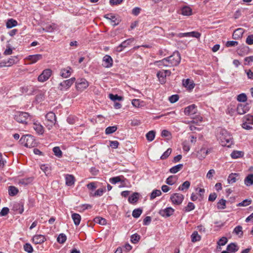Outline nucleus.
<instances>
[{
	"instance_id": "obj_1",
	"label": "nucleus",
	"mask_w": 253,
	"mask_h": 253,
	"mask_svg": "<svg viewBox=\"0 0 253 253\" xmlns=\"http://www.w3.org/2000/svg\"><path fill=\"white\" fill-rule=\"evenodd\" d=\"M217 138L223 146L230 147L233 144V138L231 135L225 129H220L217 135Z\"/></svg>"
},
{
	"instance_id": "obj_2",
	"label": "nucleus",
	"mask_w": 253,
	"mask_h": 253,
	"mask_svg": "<svg viewBox=\"0 0 253 253\" xmlns=\"http://www.w3.org/2000/svg\"><path fill=\"white\" fill-rule=\"evenodd\" d=\"M180 60L181 57L179 52L175 51L171 55L164 58L163 62L164 63H168V66L171 67L177 66L179 64Z\"/></svg>"
},
{
	"instance_id": "obj_3",
	"label": "nucleus",
	"mask_w": 253,
	"mask_h": 253,
	"mask_svg": "<svg viewBox=\"0 0 253 253\" xmlns=\"http://www.w3.org/2000/svg\"><path fill=\"white\" fill-rule=\"evenodd\" d=\"M14 119L19 123L27 124L28 120L31 119V116L27 112H18L14 115Z\"/></svg>"
},
{
	"instance_id": "obj_4",
	"label": "nucleus",
	"mask_w": 253,
	"mask_h": 253,
	"mask_svg": "<svg viewBox=\"0 0 253 253\" xmlns=\"http://www.w3.org/2000/svg\"><path fill=\"white\" fill-rule=\"evenodd\" d=\"M20 141L25 147L30 148L34 147L36 144L34 136L30 134L23 136L20 138Z\"/></svg>"
},
{
	"instance_id": "obj_5",
	"label": "nucleus",
	"mask_w": 253,
	"mask_h": 253,
	"mask_svg": "<svg viewBox=\"0 0 253 253\" xmlns=\"http://www.w3.org/2000/svg\"><path fill=\"white\" fill-rule=\"evenodd\" d=\"M75 81L76 78L75 77L64 80L58 84L57 88L60 91L67 90L72 86Z\"/></svg>"
},
{
	"instance_id": "obj_6",
	"label": "nucleus",
	"mask_w": 253,
	"mask_h": 253,
	"mask_svg": "<svg viewBox=\"0 0 253 253\" xmlns=\"http://www.w3.org/2000/svg\"><path fill=\"white\" fill-rule=\"evenodd\" d=\"M45 118V125L48 129L50 130L56 123V120L55 115L52 112H48L46 115Z\"/></svg>"
},
{
	"instance_id": "obj_7",
	"label": "nucleus",
	"mask_w": 253,
	"mask_h": 253,
	"mask_svg": "<svg viewBox=\"0 0 253 253\" xmlns=\"http://www.w3.org/2000/svg\"><path fill=\"white\" fill-rule=\"evenodd\" d=\"M89 85L88 82L84 78L78 79L76 82V88L77 90L82 91Z\"/></svg>"
},
{
	"instance_id": "obj_8",
	"label": "nucleus",
	"mask_w": 253,
	"mask_h": 253,
	"mask_svg": "<svg viewBox=\"0 0 253 253\" xmlns=\"http://www.w3.org/2000/svg\"><path fill=\"white\" fill-rule=\"evenodd\" d=\"M52 71L50 69H46L39 76L38 80L39 82L43 83L49 79L52 75Z\"/></svg>"
},
{
	"instance_id": "obj_9",
	"label": "nucleus",
	"mask_w": 253,
	"mask_h": 253,
	"mask_svg": "<svg viewBox=\"0 0 253 253\" xmlns=\"http://www.w3.org/2000/svg\"><path fill=\"white\" fill-rule=\"evenodd\" d=\"M170 199L173 204L179 205L182 203L184 196L181 194L176 193L172 194Z\"/></svg>"
},
{
	"instance_id": "obj_10",
	"label": "nucleus",
	"mask_w": 253,
	"mask_h": 253,
	"mask_svg": "<svg viewBox=\"0 0 253 253\" xmlns=\"http://www.w3.org/2000/svg\"><path fill=\"white\" fill-rule=\"evenodd\" d=\"M197 113V108L196 105L192 104L186 107L184 109V114L186 115L191 116Z\"/></svg>"
},
{
	"instance_id": "obj_11",
	"label": "nucleus",
	"mask_w": 253,
	"mask_h": 253,
	"mask_svg": "<svg viewBox=\"0 0 253 253\" xmlns=\"http://www.w3.org/2000/svg\"><path fill=\"white\" fill-rule=\"evenodd\" d=\"M73 70L72 68L69 66L66 68H62L60 70V75L63 78H67L69 77L72 73Z\"/></svg>"
},
{
	"instance_id": "obj_12",
	"label": "nucleus",
	"mask_w": 253,
	"mask_h": 253,
	"mask_svg": "<svg viewBox=\"0 0 253 253\" xmlns=\"http://www.w3.org/2000/svg\"><path fill=\"white\" fill-rule=\"evenodd\" d=\"M174 210L171 207L167 208L164 210H161L159 211V214L163 216L168 217L172 215Z\"/></svg>"
},
{
	"instance_id": "obj_13",
	"label": "nucleus",
	"mask_w": 253,
	"mask_h": 253,
	"mask_svg": "<svg viewBox=\"0 0 253 253\" xmlns=\"http://www.w3.org/2000/svg\"><path fill=\"white\" fill-rule=\"evenodd\" d=\"M250 109L248 104H240L237 107V112L240 115H243L247 112Z\"/></svg>"
},
{
	"instance_id": "obj_14",
	"label": "nucleus",
	"mask_w": 253,
	"mask_h": 253,
	"mask_svg": "<svg viewBox=\"0 0 253 253\" xmlns=\"http://www.w3.org/2000/svg\"><path fill=\"white\" fill-rule=\"evenodd\" d=\"M201 36V34L198 32L193 31L191 32H187L184 33H179L177 35V37L179 38H182L185 37H192L196 38H199Z\"/></svg>"
},
{
	"instance_id": "obj_15",
	"label": "nucleus",
	"mask_w": 253,
	"mask_h": 253,
	"mask_svg": "<svg viewBox=\"0 0 253 253\" xmlns=\"http://www.w3.org/2000/svg\"><path fill=\"white\" fill-rule=\"evenodd\" d=\"M18 61V59L17 56H11L7 61H3L2 63H0L1 66H10L16 63Z\"/></svg>"
},
{
	"instance_id": "obj_16",
	"label": "nucleus",
	"mask_w": 253,
	"mask_h": 253,
	"mask_svg": "<svg viewBox=\"0 0 253 253\" xmlns=\"http://www.w3.org/2000/svg\"><path fill=\"white\" fill-rule=\"evenodd\" d=\"M104 17L110 20V22L113 26L118 25L120 22V20L119 18H116V17L112 14H106L105 15Z\"/></svg>"
},
{
	"instance_id": "obj_17",
	"label": "nucleus",
	"mask_w": 253,
	"mask_h": 253,
	"mask_svg": "<svg viewBox=\"0 0 253 253\" xmlns=\"http://www.w3.org/2000/svg\"><path fill=\"white\" fill-rule=\"evenodd\" d=\"M102 65L105 68H110L112 66L113 59L110 55H106L104 56Z\"/></svg>"
},
{
	"instance_id": "obj_18",
	"label": "nucleus",
	"mask_w": 253,
	"mask_h": 253,
	"mask_svg": "<svg viewBox=\"0 0 253 253\" xmlns=\"http://www.w3.org/2000/svg\"><path fill=\"white\" fill-rule=\"evenodd\" d=\"M34 179V177L33 176L21 178L19 179L18 183L19 185L26 186L30 184H31Z\"/></svg>"
},
{
	"instance_id": "obj_19",
	"label": "nucleus",
	"mask_w": 253,
	"mask_h": 253,
	"mask_svg": "<svg viewBox=\"0 0 253 253\" xmlns=\"http://www.w3.org/2000/svg\"><path fill=\"white\" fill-rule=\"evenodd\" d=\"M133 41V39H129L122 42L118 46L116 47V50L118 52H121L123 49L127 46Z\"/></svg>"
},
{
	"instance_id": "obj_20",
	"label": "nucleus",
	"mask_w": 253,
	"mask_h": 253,
	"mask_svg": "<svg viewBox=\"0 0 253 253\" xmlns=\"http://www.w3.org/2000/svg\"><path fill=\"white\" fill-rule=\"evenodd\" d=\"M42 57V55L40 54L29 55L27 57V59L30 61V64H34L38 61L41 60Z\"/></svg>"
},
{
	"instance_id": "obj_21",
	"label": "nucleus",
	"mask_w": 253,
	"mask_h": 253,
	"mask_svg": "<svg viewBox=\"0 0 253 253\" xmlns=\"http://www.w3.org/2000/svg\"><path fill=\"white\" fill-rule=\"evenodd\" d=\"M45 241V238L42 235H36L33 237V242L35 244H41Z\"/></svg>"
},
{
	"instance_id": "obj_22",
	"label": "nucleus",
	"mask_w": 253,
	"mask_h": 253,
	"mask_svg": "<svg viewBox=\"0 0 253 253\" xmlns=\"http://www.w3.org/2000/svg\"><path fill=\"white\" fill-rule=\"evenodd\" d=\"M244 33V30L242 28H238L234 31L232 37L235 40H238L241 38Z\"/></svg>"
},
{
	"instance_id": "obj_23",
	"label": "nucleus",
	"mask_w": 253,
	"mask_h": 253,
	"mask_svg": "<svg viewBox=\"0 0 253 253\" xmlns=\"http://www.w3.org/2000/svg\"><path fill=\"white\" fill-rule=\"evenodd\" d=\"M182 84L184 87L190 90L192 89L195 86V84L189 79L183 80Z\"/></svg>"
},
{
	"instance_id": "obj_24",
	"label": "nucleus",
	"mask_w": 253,
	"mask_h": 253,
	"mask_svg": "<svg viewBox=\"0 0 253 253\" xmlns=\"http://www.w3.org/2000/svg\"><path fill=\"white\" fill-rule=\"evenodd\" d=\"M157 76L160 82L162 84H165L166 83V78L167 76L164 73V70L159 71L157 74Z\"/></svg>"
},
{
	"instance_id": "obj_25",
	"label": "nucleus",
	"mask_w": 253,
	"mask_h": 253,
	"mask_svg": "<svg viewBox=\"0 0 253 253\" xmlns=\"http://www.w3.org/2000/svg\"><path fill=\"white\" fill-rule=\"evenodd\" d=\"M66 184L67 186H72L75 183V177L73 175L67 174L65 177Z\"/></svg>"
},
{
	"instance_id": "obj_26",
	"label": "nucleus",
	"mask_w": 253,
	"mask_h": 253,
	"mask_svg": "<svg viewBox=\"0 0 253 253\" xmlns=\"http://www.w3.org/2000/svg\"><path fill=\"white\" fill-rule=\"evenodd\" d=\"M71 217L75 225L76 226L79 225L81 220V215L78 213H73L72 214Z\"/></svg>"
},
{
	"instance_id": "obj_27",
	"label": "nucleus",
	"mask_w": 253,
	"mask_h": 253,
	"mask_svg": "<svg viewBox=\"0 0 253 253\" xmlns=\"http://www.w3.org/2000/svg\"><path fill=\"white\" fill-rule=\"evenodd\" d=\"M55 29V24H46L44 27L41 29V30L45 32H52Z\"/></svg>"
},
{
	"instance_id": "obj_28",
	"label": "nucleus",
	"mask_w": 253,
	"mask_h": 253,
	"mask_svg": "<svg viewBox=\"0 0 253 253\" xmlns=\"http://www.w3.org/2000/svg\"><path fill=\"white\" fill-rule=\"evenodd\" d=\"M244 183L247 186L253 184V174H249L247 176L244 180Z\"/></svg>"
},
{
	"instance_id": "obj_29",
	"label": "nucleus",
	"mask_w": 253,
	"mask_h": 253,
	"mask_svg": "<svg viewBox=\"0 0 253 253\" xmlns=\"http://www.w3.org/2000/svg\"><path fill=\"white\" fill-rule=\"evenodd\" d=\"M33 128L37 131L39 134H42L43 133V126L40 124L35 123L33 124Z\"/></svg>"
},
{
	"instance_id": "obj_30",
	"label": "nucleus",
	"mask_w": 253,
	"mask_h": 253,
	"mask_svg": "<svg viewBox=\"0 0 253 253\" xmlns=\"http://www.w3.org/2000/svg\"><path fill=\"white\" fill-rule=\"evenodd\" d=\"M181 11V13L185 16H189L192 14V9L187 6L183 7Z\"/></svg>"
},
{
	"instance_id": "obj_31",
	"label": "nucleus",
	"mask_w": 253,
	"mask_h": 253,
	"mask_svg": "<svg viewBox=\"0 0 253 253\" xmlns=\"http://www.w3.org/2000/svg\"><path fill=\"white\" fill-rule=\"evenodd\" d=\"M35 90V89L32 86H26L22 88V92L23 93H27L28 94H32Z\"/></svg>"
},
{
	"instance_id": "obj_32",
	"label": "nucleus",
	"mask_w": 253,
	"mask_h": 253,
	"mask_svg": "<svg viewBox=\"0 0 253 253\" xmlns=\"http://www.w3.org/2000/svg\"><path fill=\"white\" fill-rule=\"evenodd\" d=\"M190 186V182L188 181H186L182 183V184L180 185L178 187V190L182 191H185L187 190Z\"/></svg>"
},
{
	"instance_id": "obj_33",
	"label": "nucleus",
	"mask_w": 253,
	"mask_h": 253,
	"mask_svg": "<svg viewBox=\"0 0 253 253\" xmlns=\"http://www.w3.org/2000/svg\"><path fill=\"white\" fill-rule=\"evenodd\" d=\"M205 152H206V148L204 147L201 148L197 152V157L200 160L204 159L206 157Z\"/></svg>"
},
{
	"instance_id": "obj_34",
	"label": "nucleus",
	"mask_w": 253,
	"mask_h": 253,
	"mask_svg": "<svg viewBox=\"0 0 253 253\" xmlns=\"http://www.w3.org/2000/svg\"><path fill=\"white\" fill-rule=\"evenodd\" d=\"M238 175V174L236 173H232L229 174L228 177L227 181L229 184H233L236 181V176Z\"/></svg>"
},
{
	"instance_id": "obj_35",
	"label": "nucleus",
	"mask_w": 253,
	"mask_h": 253,
	"mask_svg": "<svg viewBox=\"0 0 253 253\" xmlns=\"http://www.w3.org/2000/svg\"><path fill=\"white\" fill-rule=\"evenodd\" d=\"M123 178H124L123 176L113 177L110 178L109 181L113 184H115L119 182H123L124 180L122 179Z\"/></svg>"
},
{
	"instance_id": "obj_36",
	"label": "nucleus",
	"mask_w": 253,
	"mask_h": 253,
	"mask_svg": "<svg viewBox=\"0 0 253 253\" xmlns=\"http://www.w3.org/2000/svg\"><path fill=\"white\" fill-rule=\"evenodd\" d=\"M138 200V193H134L131 196L129 197L128 201L131 204L136 203Z\"/></svg>"
},
{
	"instance_id": "obj_37",
	"label": "nucleus",
	"mask_w": 253,
	"mask_h": 253,
	"mask_svg": "<svg viewBox=\"0 0 253 253\" xmlns=\"http://www.w3.org/2000/svg\"><path fill=\"white\" fill-rule=\"evenodd\" d=\"M155 135L156 132L154 130L149 131L146 134V137L147 140L150 142L152 141L155 137Z\"/></svg>"
},
{
	"instance_id": "obj_38",
	"label": "nucleus",
	"mask_w": 253,
	"mask_h": 253,
	"mask_svg": "<svg viewBox=\"0 0 253 253\" xmlns=\"http://www.w3.org/2000/svg\"><path fill=\"white\" fill-rule=\"evenodd\" d=\"M183 167V164H178L170 169L169 172L171 173H176L180 171L182 169Z\"/></svg>"
},
{
	"instance_id": "obj_39",
	"label": "nucleus",
	"mask_w": 253,
	"mask_h": 253,
	"mask_svg": "<svg viewBox=\"0 0 253 253\" xmlns=\"http://www.w3.org/2000/svg\"><path fill=\"white\" fill-rule=\"evenodd\" d=\"M226 250L228 252L234 253L238 250V248L235 243H232L227 246Z\"/></svg>"
},
{
	"instance_id": "obj_40",
	"label": "nucleus",
	"mask_w": 253,
	"mask_h": 253,
	"mask_svg": "<svg viewBox=\"0 0 253 253\" xmlns=\"http://www.w3.org/2000/svg\"><path fill=\"white\" fill-rule=\"evenodd\" d=\"M226 201L223 199H221L217 203V208L218 210H224L226 208Z\"/></svg>"
},
{
	"instance_id": "obj_41",
	"label": "nucleus",
	"mask_w": 253,
	"mask_h": 253,
	"mask_svg": "<svg viewBox=\"0 0 253 253\" xmlns=\"http://www.w3.org/2000/svg\"><path fill=\"white\" fill-rule=\"evenodd\" d=\"M244 155V153L240 151H234L231 154V157L233 159H237L242 157Z\"/></svg>"
},
{
	"instance_id": "obj_42",
	"label": "nucleus",
	"mask_w": 253,
	"mask_h": 253,
	"mask_svg": "<svg viewBox=\"0 0 253 253\" xmlns=\"http://www.w3.org/2000/svg\"><path fill=\"white\" fill-rule=\"evenodd\" d=\"M177 178L176 177V176L174 175H171L169 176L167 179H166V183L169 185H172L175 182Z\"/></svg>"
},
{
	"instance_id": "obj_43",
	"label": "nucleus",
	"mask_w": 253,
	"mask_h": 253,
	"mask_svg": "<svg viewBox=\"0 0 253 253\" xmlns=\"http://www.w3.org/2000/svg\"><path fill=\"white\" fill-rule=\"evenodd\" d=\"M201 236L198 234V232L195 231L191 235V241L192 242H196L201 240Z\"/></svg>"
},
{
	"instance_id": "obj_44",
	"label": "nucleus",
	"mask_w": 253,
	"mask_h": 253,
	"mask_svg": "<svg viewBox=\"0 0 253 253\" xmlns=\"http://www.w3.org/2000/svg\"><path fill=\"white\" fill-rule=\"evenodd\" d=\"M17 25V22L13 19H9L6 22V27L8 28H11Z\"/></svg>"
},
{
	"instance_id": "obj_45",
	"label": "nucleus",
	"mask_w": 253,
	"mask_h": 253,
	"mask_svg": "<svg viewBox=\"0 0 253 253\" xmlns=\"http://www.w3.org/2000/svg\"><path fill=\"white\" fill-rule=\"evenodd\" d=\"M8 192L10 196H13L18 193V190L15 187L11 186L9 187Z\"/></svg>"
},
{
	"instance_id": "obj_46",
	"label": "nucleus",
	"mask_w": 253,
	"mask_h": 253,
	"mask_svg": "<svg viewBox=\"0 0 253 253\" xmlns=\"http://www.w3.org/2000/svg\"><path fill=\"white\" fill-rule=\"evenodd\" d=\"M66 240V236L63 233L60 234L57 238V242L60 244L64 243Z\"/></svg>"
},
{
	"instance_id": "obj_47",
	"label": "nucleus",
	"mask_w": 253,
	"mask_h": 253,
	"mask_svg": "<svg viewBox=\"0 0 253 253\" xmlns=\"http://www.w3.org/2000/svg\"><path fill=\"white\" fill-rule=\"evenodd\" d=\"M162 194V192L160 190H154L151 194L150 195V199L153 200L156 197L159 196Z\"/></svg>"
},
{
	"instance_id": "obj_48",
	"label": "nucleus",
	"mask_w": 253,
	"mask_h": 253,
	"mask_svg": "<svg viewBox=\"0 0 253 253\" xmlns=\"http://www.w3.org/2000/svg\"><path fill=\"white\" fill-rule=\"evenodd\" d=\"M13 208L15 210L18 211V212L20 214H22L24 211L23 205L20 203H17L14 205Z\"/></svg>"
},
{
	"instance_id": "obj_49",
	"label": "nucleus",
	"mask_w": 253,
	"mask_h": 253,
	"mask_svg": "<svg viewBox=\"0 0 253 253\" xmlns=\"http://www.w3.org/2000/svg\"><path fill=\"white\" fill-rule=\"evenodd\" d=\"M117 129V127L116 126H108L105 129V133L106 134H110L115 132Z\"/></svg>"
},
{
	"instance_id": "obj_50",
	"label": "nucleus",
	"mask_w": 253,
	"mask_h": 253,
	"mask_svg": "<svg viewBox=\"0 0 253 253\" xmlns=\"http://www.w3.org/2000/svg\"><path fill=\"white\" fill-rule=\"evenodd\" d=\"M140 236L137 234H134L132 235L130 237V241L131 243L133 244H136L137 243L139 240H140Z\"/></svg>"
},
{
	"instance_id": "obj_51",
	"label": "nucleus",
	"mask_w": 253,
	"mask_h": 253,
	"mask_svg": "<svg viewBox=\"0 0 253 253\" xmlns=\"http://www.w3.org/2000/svg\"><path fill=\"white\" fill-rule=\"evenodd\" d=\"M142 212V210L140 209H136L133 211L132 215L134 218H138Z\"/></svg>"
},
{
	"instance_id": "obj_52",
	"label": "nucleus",
	"mask_w": 253,
	"mask_h": 253,
	"mask_svg": "<svg viewBox=\"0 0 253 253\" xmlns=\"http://www.w3.org/2000/svg\"><path fill=\"white\" fill-rule=\"evenodd\" d=\"M53 152L54 155L59 158L61 157L62 156V152L59 147H54L53 148Z\"/></svg>"
},
{
	"instance_id": "obj_53",
	"label": "nucleus",
	"mask_w": 253,
	"mask_h": 253,
	"mask_svg": "<svg viewBox=\"0 0 253 253\" xmlns=\"http://www.w3.org/2000/svg\"><path fill=\"white\" fill-rule=\"evenodd\" d=\"M244 122L249 123V124H253V116L247 115L244 117Z\"/></svg>"
},
{
	"instance_id": "obj_54",
	"label": "nucleus",
	"mask_w": 253,
	"mask_h": 253,
	"mask_svg": "<svg viewBox=\"0 0 253 253\" xmlns=\"http://www.w3.org/2000/svg\"><path fill=\"white\" fill-rule=\"evenodd\" d=\"M94 220L96 223L101 225H105L106 224V219L101 217H96L94 218Z\"/></svg>"
},
{
	"instance_id": "obj_55",
	"label": "nucleus",
	"mask_w": 253,
	"mask_h": 253,
	"mask_svg": "<svg viewBox=\"0 0 253 253\" xmlns=\"http://www.w3.org/2000/svg\"><path fill=\"white\" fill-rule=\"evenodd\" d=\"M24 250L25 252L28 253H32L33 252V249L31 244L29 243H26L24 245Z\"/></svg>"
},
{
	"instance_id": "obj_56",
	"label": "nucleus",
	"mask_w": 253,
	"mask_h": 253,
	"mask_svg": "<svg viewBox=\"0 0 253 253\" xmlns=\"http://www.w3.org/2000/svg\"><path fill=\"white\" fill-rule=\"evenodd\" d=\"M109 98L114 101L116 100H123V97L121 96H118L117 94L114 95L113 94H109Z\"/></svg>"
},
{
	"instance_id": "obj_57",
	"label": "nucleus",
	"mask_w": 253,
	"mask_h": 253,
	"mask_svg": "<svg viewBox=\"0 0 253 253\" xmlns=\"http://www.w3.org/2000/svg\"><path fill=\"white\" fill-rule=\"evenodd\" d=\"M44 98V92L41 91L36 96V100L37 101L40 102L43 100Z\"/></svg>"
},
{
	"instance_id": "obj_58",
	"label": "nucleus",
	"mask_w": 253,
	"mask_h": 253,
	"mask_svg": "<svg viewBox=\"0 0 253 253\" xmlns=\"http://www.w3.org/2000/svg\"><path fill=\"white\" fill-rule=\"evenodd\" d=\"M233 232L235 233L236 235H243L242 227L240 225H238V226H236L234 228Z\"/></svg>"
},
{
	"instance_id": "obj_59",
	"label": "nucleus",
	"mask_w": 253,
	"mask_h": 253,
	"mask_svg": "<svg viewBox=\"0 0 253 253\" xmlns=\"http://www.w3.org/2000/svg\"><path fill=\"white\" fill-rule=\"evenodd\" d=\"M237 99L239 102H245L247 99V97L245 93H241L237 96Z\"/></svg>"
},
{
	"instance_id": "obj_60",
	"label": "nucleus",
	"mask_w": 253,
	"mask_h": 253,
	"mask_svg": "<svg viewBox=\"0 0 253 253\" xmlns=\"http://www.w3.org/2000/svg\"><path fill=\"white\" fill-rule=\"evenodd\" d=\"M252 200H249V199H245L244 201H243L242 202L239 203L237 206L239 207H245L249 205L251 203Z\"/></svg>"
},
{
	"instance_id": "obj_61",
	"label": "nucleus",
	"mask_w": 253,
	"mask_h": 253,
	"mask_svg": "<svg viewBox=\"0 0 253 253\" xmlns=\"http://www.w3.org/2000/svg\"><path fill=\"white\" fill-rule=\"evenodd\" d=\"M227 238L225 237H223L218 240L217 243L218 246H224L227 243Z\"/></svg>"
},
{
	"instance_id": "obj_62",
	"label": "nucleus",
	"mask_w": 253,
	"mask_h": 253,
	"mask_svg": "<svg viewBox=\"0 0 253 253\" xmlns=\"http://www.w3.org/2000/svg\"><path fill=\"white\" fill-rule=\"evenodd\" d=\"M244 64L245 65H250L251 63L253 62V55L246 57L244 59Z\"/></svg>"
},
{
	"instance_id": "obj_63",
	"label": "nucleus",
	"mask_w": 253,
	"mask_h": 253,
	"mask_svg": "<svg viewBox=\"0 0 253 253\" xmlns=\"http://www.w3.org/2000/svg\"><path fill=\"white\" fill-rule=\"evenodd\" d=\"M179 99V96L177 94L172 95L170 96L169 100L170 103H174L178 101Z\"/></svg>"
},
{
	"instance_id": "obj_64",
	"label": "nucleus",
	"mask_w": 253,
	"mask_h": 253,
	"mask_svg": "<svg viewBox=\"0 0 253 253\" xmlns=\"http://www.w3.org/2000/svg\"><path fill=\"white\" fill-rule=\"evenodd\" d=\"M246 42L249 45L253 44V35L248 36L246 39Z\"/></svg>"
}]
</instances>
